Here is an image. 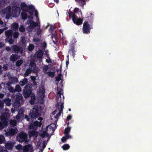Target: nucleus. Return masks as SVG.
<instances>
[{
    "instance_id": "nucleus-1",
    "label": "nucleus",
    "mask_w": 152,
    "mask_h": 152,
    "mask_svg": "<svg viewBox=\"0 0 152 152\" xmlns=\"http://www.w3.org/2000/svg\"><path fill=\"white\" fill-rule=\"evenodd\" d=\"M39 109L38 106L37 105L34 106L32 112L29 113L28 115H26L25 116V118L28 121H32L34 119H36L41 115L40 113L39 112Z\"/></svg>"
},
{
    "instance_id": "nucleus-2",
    "label": "nucleus",
    "mask_w": 152,
    "mask_h": 152,
    "mask_svg": "<svg viewBox=\"0 0 152 152\" xmlns=\"http://www.w3.org/2000/svg\"><path fill=\"white\" fill-rule=\"evenodd\" d=\"M33 86V85L32 84L28 83L24 87L23 91V94L24 98H28L30 96L32 93V90H33L32 88Z\"/></svg>"
},
{
    "instance_id": "nucleus-3",
    "label": "nucleus",
    "mask_w": 152,
    "mask_h": 152,
    "mask_svg": "<svg viewBox=\"0 0 152 152\" xmlns=\"http://www.w3.org/2000/svg\"><path fill=\"white\" fill-rule=\"evenodd\" d=\"M16 138L17 141L21 143L24 142L25 143L27 144L28 142V135L24 131H21L18 134Z\"/></svg>"
},
{
    "instance_id": "nucleus-4",
    "label": "nucleus",
    "mask_w": 152,
    "mask_h": 152,
    "mask_svg": "<svg viewBox=\"0 0 152 152\" xmlns=\"http://www.w3.org/2000/svg\"><path fill=\"white\" fill-rule=\"evenodd\" d=\"M1 12L3 14H6V18L9 19L11 15V8L10 6H7L5 8L3 9L1 11Z\"/></svg>"
},
{
    "instance_id": "nucleus-5",
    "label": "nucleus",
    "mask_w": 152,
    "mask_h": 152,
    "mask_svg": "<svg viewBox=\"0 0 152 152\" xmlns=\"http://www.w3.org/2000/svg\"><path fill=\"white\" fill-rule=\"evenodd\" d=\"M12 50L15 53L18 54H22L23 51V48L20 46L16 45H14L11 47Z\"/></svg>"
},
{
    "instance_id": "nucleus-6",
    "label": "nucleus",
    "mask_w": 152,
    "mask_h": 152,
    "mask_svg": "<svg viewBox=\"0 0 152 152\" xmlns=\"http://www.w3.org/2000/svg\"><path fill=\"white\" fill-rule=\"evenodd\" d=\"M91 28L90 25L87 22L85 21L83 27V32L84 34H88L90 33Z\"/></svg>"
},
{
    "instance_id": "nucleus-7",
    "label": "nucleus",
    "mask_w": 152,
    "mask_h": 152,
    "mask_svg": "<svg viewBox=\"0 0 152 152\" xmlns=\"http://www.w3.org/2000/svg\"><path fill=\"white\" fill-rule=\"evenodd\" d=\"M35 10V8L33 5H31L28 6L27 9H26V12H28L30 15L29 16H28V18L33 19L32 16L33 15V13Z\"/></svg>"
},
{
    "instance_id": "nucleus-8",
    "label": "nucleus",
    "mask_w": 152,
    "mask_h": 152,
    "mask_svg": "<svg viewBox=\"0 0 152 152\" xmlns=\"http://www.w3.org/2000/svg\"><path fill=\"white\" fill-rule=\"evenodd\" d=\"M44 53L43 51L41 50L37 51L34 55V59H41L42 58Z\"/></svg>"
},
{
    "instance_id": "nucleus-9",
    "label": "nucleus",
    "mask_w": 152,
    "mask_h": 152,
    "mask_svg": "<svg viewBox=\"0 0 152 152\" xmlns=\"http://www.w3.org/2000/svg\"><path fill=\"white\" fill-rule=\"evenodd\" d=\"M27 23L30 24L29 26L27 28V29L29 31H31L32 30L33 27H36L37 25V24L36 23L31 20H28Z\"/></svg>"
},
{
    "instance_id": "nucleus-10",
    "label": "nucleus",
    "mask_w": 152,
    "mask_h": 152,
    "mask_svg": "<svg viewBox=\"0 0 152 152\" xmlns=\"http://www.w3.org/2000/svg\"><path fill=\"white\" fill-rule=\"evenodd\" d=\"M10 117L9 113L5 112L3 113L1 116V119L3 121H7L9 120Z\"/></svg>"
},
{
    "instance_id": "nucleus-11",
    "label": "nucleus",
    "mask_w": 152,
    "mask_h": 152,
    "mask_svg": "<svg viewBox=\"0 0 152 152\" xmlns=\"http://www.w3.org/2000/svg\"><path fill=\"white\" fill-rule=\"evenodd\" d=\"M17 132V130L13 128H11L6 133V134L7 136H12L16 134Z\"/></svg>"
},
{
    "instance_id": "nucleus-12",
    "label": "nucleus",
    "mask_w": 152,
    "mask_h": 152,
    "mask_svg": "<svg viewBox=\"0 0 152 152\" xmlns=\"http://www.w3.org/2000/svg\"><path fill=\"white\" fill-rule=\"evenodd\" d=\"M72 21L74 23L77 25H80L83 22V20L80 18H78L77 16L73 18Z\"/></svg>"
},
{
    "instance_id": "nucleus-13",
    "label": "nucleus",
    "mask_w": 152,
    "mask_h": 152,
    "mask_svg": "<svg viewBox=\"0 0 152 152\" xmlns=\"http://www.w3.org/2000/svg\"><path fill=\"white\" fill-rule=\"evenodd\" d=\"M15 144V142H7L5 144L6 148L8 150H11L14 146V145Z\"/></svg>"
},
{
    "instance_id": "nucleus-14",
    "label": "nucleus",
    "mask_w": 152,
    "mask_h": 152,
    "mask_svg": "<svg viewBox=\"0 0 152 152\" xmlns=\"http://www.w3.org/2000/svg\"><path fill=\"white\" fill-rule=\"evenodd\" d=\"M36 64L34 63V61H31L30 64V69H31L33 72H37V68H36Z\"/></svg>"
},
{
    "instance_id": "nucleus-15",
    "label": "nucleus",
    "mask_w": 152,
    "mask_h": 152,
    "mask_svg": "<svg viewBox=\"0 0 152 152\" xmlns=\"http://www.w3.org/2000/svg\"><path fill=\"white\" fill-rule=\"evenodd\" d=\"M19 58L17 54H13L11 55L10 57V60L13 62L15 61Z\"/></svg>"
},
{
    "instance_id": "nucleus-16",
    "label": "nucleus",
    "mask_w": 152,
    "mask_h": 152,
    "mask_svg": "<svg viewBox=\"0 0 152 152\" xmlns=\"http://www.w3.org/2000/svg\"><path fill=\"white\" fill-rule=\"evenodd\" d=\"M30 146L28 145H26L23 148V152H32V148L30 149Z\"/></svg>"
},
{
    "instance_id": "nucleus-17",
    "label": "nucleus",
    "mask_w": 152,
    "mask_h": 152,
    "mask_svg": "<svg viewBox=\"0 0 152 152\" xmlns=\"http://www.w3.org/2000/svg\"><path fill=\"white\" fill-rule=\"evenodd\" d=\"M13 32L11 30H7L5 32V35L6 36V39H7L9 38L12 37Z\"/></svg>"
},
{
    "instance_id": "nucleus-18",
    "label": "nucleus",
    "mask_w": 152,
    "mask_h": 152,
    "mask_svg": "<svg viewBox=\"0 0 152 152\" xmlns=\"http://www.w3.org/2000/svg\"><path fill=\"white\" fill-rule=\"evenodd\" d=\"M8 126V121H4L1 122L0 121V130L3 129L4 128Z\"/></svg>"
},
{
    "instance_id": "nucleus-19",
    "label": "nucleus",
    "mask_w": 152,
    "mask_h": 152,
    "mask_svg": "<svg viewBox=\"0 0 152 152\" xmlns=\"http://www.w3.org/2000/svg\"><path fill=\"white\" fill-rule=\"evenodd\" d=\"M28 6L24 2H22L20 4V7L22 11H26Z\"/></svg>"
},
{
    "instance_id": "nucleus-20",
    "label": "nucleus",
    "mask_w": 152,
    "mask_h": 152,
    "mask_svg": "<svg viewBox=\"0 0 152 152\" xmlns=\"http://www.w3.org/2000/svg\"><path fill=\"white\" fill-rule=\"evenodd\" d=\"M9 78L10 81L13 84H15L18 82V79L16 77H10Z\"/></svg>"
},
{
    "instance_id": "nucleus-21",
    "label": "nucleus",
    "mask_w": 152,
    "mask_h": 152,
    "mask_svg": "<svg viewBox=\"0 0 152 152\" xmlns=\"http://www.w3.org/2000/svg\"><path fill=\"white\" fill-rule=\"evenodd\" d=\"M20 106V102L19 101H15L13 104V107L15 110H18L19 107Z\"/></svg>"
},
{
    "instance_id": "nucleus-22",
    "label": "nucleus",
    "mask_w": 152,
    "mask_h": 152,
    "mask_svg": "<svg viewBox=\"0 0 152 152\" xmlns=\"http://www.w3.org/2000/svg\"><path fill=\"white\" fill-rule=\"evenodd\" d=\"M23 99V96L22 94L18 93L16 95V98L15 101H20Z\"/></svg>"
},
{
    "instance_id": "nucleus-23",
    "label": "nucleus",
    "mask_w": 152,
    "mask_h": 152,
    "mask_svg": "<svg viewBox=\"0 0 152 152\" xmlns=\"http://www.w3.org/2000/svg\"><path fill=\"white\" fill-rule=\"evenodd\" d=\"M93 15L92 13L90 12H88L86 15V18L87 19V20L90 21L93 18Z\"/></svg>"
},
{
    "instance_id": "nucleus-24",
    "label": "nucleus",
    "mask_w": 152,
    "mask_h": 152,
    "mask_svg": "<svg viewBox=\"0 0 152 152\" xmlns=\"http://www.w3.org/2000/svg\"><path fill=\"white\" fill-rule=\"evenodd\" d=\"M69 51L70 52H72V56L74 58L75 55V53L76 52V51L75 49V47L74 46V45H72L71 47L70 48L69 50Z\"/></svg>"
},
{
    "instance_id": "nucleus-25",
    "label": "nucleus",
    "mask_w": 152,
    "mask_h": 152,
    "mask_svg": "<svg viewBox=\"0 0 152 152\" xmlns=\"http://www.w3.org/2000/svg\"><path fill=\"white\" fill-rule=\"evenodd\" d=\"M19 27V25L17 23H14L11 25V28L13 30H18Z\"/></svg>"
},
{
    "instance_id": "nucleus-26",
    "label": "nucleus",
    "mask_w": 152,
    "mask_h": 152,
    "mask_svg": "<svg viewBox=\"0 0 152 152\" xmlns=\"http://www.w3.org/2000/svg\"><path fill=\"white\" fill-rule=\"evenodd\" d=\"M26 11H23L21 13V16L22 19L25 20L28 18L27 13Z\"/></svg>"
},
{
    "instance_id": "nucleus-27",
    "label": "nucleus",
    "mask_w": 152,
    "mask_h": 152,
    "mask_svg": "<svg viewBox=\"0 0 152 152\" xmlns=\"http://www.w3.org/2000/svg\"><path fill=\"white\" fill-rule=\"evenodd\" d=\"M57 96L56 98V100H57L58 99H59V97H60V98H61V92L62 91V89H61V88H59L58 87L57 88Z\"/></svg>"
},
{
    "instance_id": "nucleus-28",
    "label": "nucleus",
    "mask_w": 152,
    "mask_h": 152,
    "mask_svg": "<svg viewBox=\"0 0 152 152\" xmlns=\"http://www.w3.org/2000/svg\"><path fill=\"white\" fill-rule=\"evenodd\" d=\"M23 112L22 110H20L18 113V114L16 116V118L17 119H20L23 115Z\"/></svg>"
},
{
    "instance_id": "nucleus-29",
    "label": "nucleus",
    "mask_w": 152,
    "mask_h": 152,
    "mask_svg": "<svg viewBox=\"0 0 152 152\" xmlns=\"http://www.w3.org/2000/svg\"><path fill=\"white\" fill-rule=\"evenodd\" d=\"M31 99L30 100V102L31 104H33L35 99V96L34 93H32L31 94Z\"/></svg>"
},
{
    "instance_id": "nucleus-30",
    "label": "nucleus",
    "mask_w": 152,
    "mask_h": 152,
    "mask_svg": "<svg viewBox=\"0 0 152 152\" xmlns=\"http://www.w3.org/2000/svg\"><path fill=\"white\" fill-rule=\"evenodd\" d=\"M28 82V79L26 78L22 79L19 83L22 86H24Z\"/></svg>"
},
{
    "instance_id": "nucleus-31",
    "label": "nucleus",
    "mask_w": 152,
    "mask_h": 152,
    "mask_svg": "<svg viewBox=\"0 0 152 152\" xmlns=\"http://www.w3.org/2000/svg\"><path fill=\"white\" fill-rule=\"evenodd\" d=\"M76 1H78L80 4V6L83 7L86 4V0H75Z\"/></svg>"
},
{
    "instance_id": "nucleus-32",
    "label": "nucleus",
    "mask_w": 152,
    "mask_h": 152,
    "mask_svg": "<svg viewBox=\"0 0 152 152\" xmlns=\"http://www.w3.org/2000/svg\"><path fill=\"white\" fill-rule=\"evenodd\" d=\"M50 77H54L55 75V72H54L48 71L46 72V74Z\"/></svg>"
},
{
    "instance_id": "nucleus-33",
    "label": "nucleus",
    "mask_w": 152,
    "mask_h": 152,
    "mask_svg": "<svg viewBox=\"0 0 152 152\" xmlns=\"http://www.w3.org/2000/svg\"><path fill=\"white\" fill-rule=\"evenodd\" d=\"M32 71V70L30 68L27 69L24 74V76L25 77L27 76Z\"/></svg>"
},
{
    "instance_id": "nucleus-34",
    "label": "nucleus",
    "mask_w": 152,
    "mask_h": 152,
    "mask_svg": "<svg viewBox=\"0 0 152 152\" xmlns=\"http://www.w3.org/2000/svg\"><path fill=\"white\" fill-rule=\"evenodd\" d=\"M37 134V132L34 130L31 131L29 132V135L30 137L34 136Z\"/></svg>"
},
{
    "instance_id": "nucleus-35",
    "label": "nucleus",
    "mask_w": 152,
    "mask_h": 152,
    "mask_svg": "<svg viewBox=\"0 0 152 152\" xmlns=\"http://www.w3.org/2000/svg\"><path fill=\"white\" fill-rule=\"evenodd\" d=\"M23 63V61L22 59H20L17 61L15 63V65L18 67L20 66Z\"/></svg>"
},
{
    "instance_id": "nucleus-36",
    "label": "nucleus",
    "mask_w": 152,
    "mask_h": 152,
    "mask_svg": "<svg viewBox=\"0 0 152 152\" xmlns=\"http://www.w3.org/2000/svg\"><path fill=\"white\" fill-rule=\"evenodd\" d=\"M5 5V2L4 0H0V9L4 7Z\"/></svg>"
},
{
    "instance_id": "nucleus-37",
    "label": "nucleus",
    "mask_w": 152,
    "mask_h": 152,
    "mask_svg": "<svg viewBox=\"0 0 152 152\" xmlns=\"http://www.w3.org/2000/svg\"><path fill=\"white\" fill-rule=\"evenodd\" d=\"M15 92L17 91L19 92L21 91V89L20 86L18 85H17L15 86Z\"/></svg>"
},
{
    "instance_id": "nucleus-38",
    "label": "nucleus",
    "mask_w": 152,
    "mask_h": 152,
    "mask_svg": "<svg viewBox=\"0 0 152 152\" xmlns=\"http://www.w3.org/2000/svg\"><path fill=\"white\" fill-rule=\"evenodd\" d=\"M62 148L64 150H66L70 148V146L68 144H65L62 146Z\"/></svg>"
},
{
    "instance_id": "nucleus-39",
    "label": "nucleus",
    "mask_w": 152,
    "mask_h": 152,
    "mask_svg": "<svg viewBox=\"0 0 152 152\" xmlns=\"http://www.w3.org/2000/svg\"><path fill=\"white\" fill-rule=\"evenodd\" d=\"M34 48V45L31 44H30L28 47V50L29 51H31L33 50Z\"/></svg>"
},
{
    "instance_id": "nucleus-40",
    "label": "nucleus",
    "mask_w": 152,
    "mask_h": 152,
    "mask_svg": "<svg viewBox=\"0 0 152 152\" xmlns=\"http://www.w3.org/2000/svg\"><path fill=\"white\" fill-rule=\"evenodd\" d=\"M69 16L70 18H72V20H73V18H75L76 16L72 12H70L69 13Z\"/></svg>"
},
{
    "instance_id": "nucleus-41",
    "label": "nucleus",
    "mask_w": 152,
    "mask_h": 152,
    "mask_svg": "<svg viewBox=\"0 0 152 152\" xmlns=\"http://www.w3.org/2000/svg\"><path fill=\"white\" fill-rule=\"evenodd\" d=\"M5 141V138L2 135H0V144L4 142Z\"/></svg>"
},
{
    "instance_id": "nucleus-42",
    "label": "nucleus",
    "mask_w": 152,
    "mask_h": 152,
    "mask_svg": "<svg viewBox=\"0 0 152 152\" xmlns=\"http://www.w3.org/2000/svg\"><path fill=\"white\" fill-rule=\"evenodd\" d=\"M6 40H7L8 42L10 44H12L14 42V40L13 39H12V37H11L10 38H9L8 39H6L5 41Z\"/></svg>"
},
{
    "instance_id": "nucleus-43",
    "label": "nucleus",
    "mask_w": 152,
    "mask_h": 152,
    "mask_svg": "<svg viewBox=\"0 0 152 152\" xmlns=\"http://www.w3.org/2000/svg\"><path fill=\"white\" fill-rule=\"evenodd\" d=\"M5 102L7 105L10 106L11 104V100L9 98H7L5 100Z\"/></svg>"
},
{
    "instance_id": "nucleus-44",
    "label": "nucleus",
    "mask_w": 152,
    "mask_h": 152,
    "mask_svg": "<svg viewBox=\"0 0 152 152\" xmlns=\"http://www.w3.org/2000/svg\"><path fill=\"white\" fill-rule=\"evenodd\" d=\"M70 130V128L67 127L64 130V134H69Z\"/></svg>"
},
{
    "instance_id": "nucleus-45",
    "label": "nucleus",
    "mask_w": 152,
    "mask_h": 152,
    "mask_svg": "<svg viewBox=\"0 0 152 152\" xmlns=\"http://www.w3.org/2000/svg\"><path fill=\"white\" fill-rule=\"evenodd\" d=\"M19 31L21 32H23L25 31V28L23 25H21L19 28Z\"/></svg>"
},
{
    "instance_id": "nucleus-46",
    "label": "nucleus",
    "mask_w": 152,
    "mask_h": 152,
    "mask_svg": "<svg viewBox=\"0 0 152 152\" xmlns=\"http://www.w3.org/2000/svg\"><path fill=\"white\" fill-rule=\"evenodd\" d=\"M19 35V32L18 31H15L13 34V37L15 39H16L18 38Z\"/></svg>"
},
{
    "instance_id": "nucleus-47",
    "label": "nucleus",
    "mask_w": 152,
    "mask_h": 152,
    "mask_svg": "<svg viewBox=\"0 0 152 152\" xmlns=\"http://www.w3.org/2000/svg\"><path fill=\"white\" fill-rule=\"evenodd\" d=\"M8 89L9 91V92L11 93L15 92V89H14L13 87L12 86H10L8 88Z\"/></svg>"
},
{
    "instance_id": "nucleus-48",
    "label": "nucleus",
    "mask_w": 152,
    "mask_h": 152,
    "mask_svg": "<svg viewBox=\"0 0 152 152\" xmlns=\"http://www.w3.org/2000/svg\"><path fill=\"white\" fill-rule=\"evenodd\" d=\"M48 133L47 131H44L43 132V133H42L41 136L42 137H44L45 136L48 137Z\"/></svg>"
},
{
    "instance_id": "nucleus-49",
    "label": "nucleus",
    "mask_w": 152,
    "mask_h": 152,
    "mask_svg": "<svg viewBox=\"0 0 152 152\" xmlns=\"http://www.w3.org/2000/svg\"><path fill=\"white\" fill-rule=\"evenodd\" d=\"M61 74H59L56 77V80L57 81H59L61 79Z\"/></svg>"
},
{
    "instance_id": "nucleus-50",
    "label": "nucleus",
    "mask_w": 152,
    "mask_h": 152,
    "mask_svg": "<svg viewBox=\"0 0 152 152\" xmlns=\"http://www.w3.org/2000/svg\"><path fill=\"white\" fill-rule=\"evenodd\" d=\"M23 146L21 144H19L16 146V148L17 150H21L23 149Z\"/></svg>"
},
{
    "instance_id": "nucleus-51",
    "label": "nucleus",
    "mask_w": 152,
    "mask_h": 152,
    "mask_svg": "<svg viewBox=\"0 0 152 152\" xmlns=\"http://www.w3.org/2000/svg\"><path fill=\"white\" fill-rule=\"evenodd\" d=\"M48 67L47 66H45L43 68V71L45 74H46V72H47V71L48 70Z\"/></svg>"
},
{
    "instance_id": "nucleus-52",
    "label": "nucleus",
    "mask_w": 152,
    "mask_h": 152,
    "mask_svg": "<svg viewBox=\"0 0 152 152\" xmlns=\"http://www.w3.org/2000/svg\"><path fill=\"white\" fill-rule=\"evenodd\" d=\"M46 144H47L46 143H45V141H43V146H42V149H41V151H42V152L43 149H44L45 148V147H46Z\"/></svg>"
},
{
    "instance_id": "nucleus-53",
    "label": "nucleus",
    "mask_w": 152,
    "mask_h": 152,
    "mask_svg": "<svg viewBox=\"0 0 152 152\" xmlns=\"http://www.w3.org/2000/svg\"><path fill=\"white\" fill-rule=\"evenodd\" d=\"M28 128L30 129H35V128L33 124H31L28 126Z\"/></svg>"
},
{
    "instance_id": "nucleus-54",
    "label": "nucleus",
    "mask_w": 152,
    "mask_h": 152,
    "mask_svg": "<svg viewBox=\"0 0 152 152\" xmlns=\"http://www.w3.org/2000/svg\"><path fill=\"white\" fill-rule=\"evenodd\" d=\"M63 105H64V103H61L60 109L59 110V111L61 112L62 113L63 112V110L64 108Z\"/></svg>"
},
{
    "instance_id": "nucleus-55",
    "label": "nucleus",
    "mask_w": 152,
    "mask_h": 152,
    "mask_svg": "<svg viewBox=\"0 0 152 152\" xmlns=\"http://www.w3.org/2000/svg\"><path fill=\"white\" fill-rule=\"evenodd\" d=\"M38 121H35L33 123H32L34 125V126L35 128H37V124H38Z\"/></svg>"
},
{
    "instance_id": "nucleus-56",
    "label": "nucleus",
    "mask_w": 152,
    "mask_h": 152,
    "mask_svg": "<svg viewBox=\"0 0 152 152\" xmlns=\"http://www.w3.org/2000/svg\"><path fill=\"white\" fill-rule=\"evenodd\" d=\"M3 69L4 70L6 71L7 69L8 66L7 64H4L3 67Z\"/></svg>"
},
{
    "instance_id": "nucleus-57",
    "label": "nucleus",
    "mask_w": 152,
    "mask_h": 152,
    "mask_svg": "<svg viewBox=\"0 0 152 152\" xmlns=\"http://www.w3.org/2000/svg\"><path fill=\"white\" fill-rule=\"evenodd\" d=\"M61 113H62L61 112L59 111V113L56 114V116H55V118H58L61 115Z\"/></svg>"
},
{
    "instance_id": "nucleus-58",
    "label": "nucleus",
    "mask_w": 152,
    "mask_h": 152,
    "mask_svg": "<svg viewBox=\"0 0 152 152\" xmlns=\"http://www.w3.org/2000/svg\"><path fill=\"white\" fill-rule=\"evenodd\" d=\"M79 10V9L77 8H75L74 10V13L75 14V13L78 12Z\"/></svg>"
},
{
    "instance_id": "nucleus-59",
    "label": "nucleus",
    "mask_w": 152,
    "mask_h": 152,
    "mask_svg": "<svg viewBox=\"0 0 152 152\" xmlns=\"http://www.w3.org/2000/svg\"><path fill=\"white\" fill-rule=\"evenodd\" d=\"M55 40H54L53 39V43L55 44H57L58 42V40L57 39L56 37H54V38Z\"/></svg>"
},
{
    "instance_id": "nucleus-60",
    "label": "nucleus",
    "mask_w": 152,
    "mask_h": 152,
    "mask_svg": "<svg viewBox=\"0 0 152 152\" xmlns=\"http://www.w3.org/2000/svg\"><path fill=\"white\" fill-rule=\"evenodd\" d=\"M33 42H38L40 41V39L39 38H33Z\"/></svg>"
},
{
    "instance_id": "nucleus-61",
    "label": "nucleus",
    "mask_w": 152,
    "mask_h": 152,
    "mask_svg": "<svg viewBox=\"0 0 152 152\" xmlns=\"http://www.w3.org/2000/svg\"><path fill=\"white\" fill-rule=\"evenodd\" d=\"M61 141L63 142H65L67 140L64 136L61 139Z\"/></svg>"
},
{
    "instance_id": "nucleus-62",
    "label": "nucleus",
    "mask_w": 152,
    "mask_h": 152,
    "mask_svg": "<svg viewBox=\"0 0 152 152\" xmlns=\"http://www.w3.org/2000/svg\"><path fill=\"white\" fill-rule=\"evenodd\" d=\"M66 135L64 136L67 140L69 139L71 137V136L69 134H65Z\"/></svg>"
},
{
    "instance_id": "nucleus-63",
    "label": "nucleus",
    "mask_w": 152,
    "mask_h": 152,
    "mask_svg": "<svg viewBox=\"0 0 152 152\" xmlns=\"http://www.w3.org/2000/svg\"><path fill=\"white\" fill-rule=\"evenodd\" d=\"M21 42L23 44H24L26 43V42L25 39V38L24 37H23L22 38Z\"/></svg>"
},
{
    "instance_id": "nucleus-64",
    "label": "nucleus",
    "mask_w": 152,
    "mask_h": 152,
    "mask_svg": "<svg viewBox=\"0 0 152 152\" xmlns=\"http://www.w3.org/2000/svg\"><path fill=\"white\" fill-rule=\"evenodd\" d=\"M72 118V116L70 115H68L66 118V120L67 121H69Z\"/></svg>"
}]
</instances>
